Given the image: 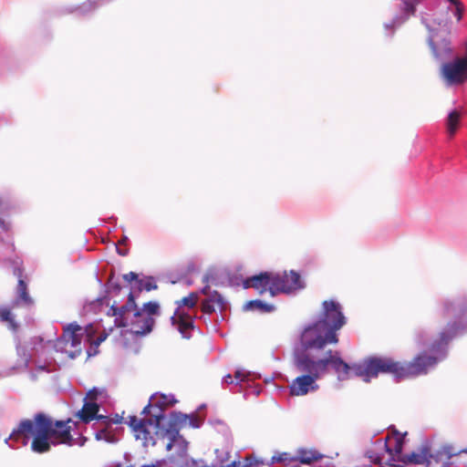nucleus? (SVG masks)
Listing matches in <instances>:
<instances>
[{"instance_id": "40", "label": "nucleus", "mask_w": 467, "mask_h": 467, "mask_svg": "<svg viewBox=\"0 0 467 467\" xmlns=\"http://www.w3.org/2000/svg\"><path fill=\"white\" fill-rule=\"evenodd\" d=\"M443 24H442V27H443V30L444 32L448 33L449 30H448V19L446 18L444 21H441Z\"/></svg>"}, {"instance_id": "38", "label": "nucleus", "mask_w": 467, "mask_h": 467, "mask_svg": "<svg viewBox=\"0 0 467 467\" xmlns=\"http://www.w3.org/2000/svg\"><path fill=\"white\" fill-rule=\"evenodd\" d=\"M161 399L163 400L161 403H160V407H162V406H167L170 404L169 401L166 400V396L165 395H162L161 396Z\"/></svg>"}, {"instance_id": "20", "label": "nucleus", "mask_w": 467, "mask_h": 467, "mask_svg": "<svg viewBox=\"0 0 467 467\" xmlns=\"http://www.w3.org/2000/svg\"><path fill=\"white\" fill-rule=\"evenodd\" d=\"M95 438L98 441H105L107 442H114V434L109 431L111 420L107 417V421L99 420L96 423Z\"/></svg>"}, {"instance_id": "24", "label": "nucleus", "mask_w": 467, "mask_h": 467, "mask_svg": "<svg viewBox=\"0 0 467 467\" xmlns=\"http://www.w3.org/2000/svg\"><path fill=\"white\" fill-rule=\"evenodd\" d=\"M0 320L8 324L9 328L16 331L17 329V324L16 323L14 317L9 307L0 308Z\"/></svg>"}, {"instance_id": "4", "label": "nucleus", "mask_w": 467, "mask_h": 467, "mask_svg": "<svg viewBox=\"0 0 467 467\" xmlns=\"http://www.w3.org/2000/svg\"><path fill=\"white\" fill-rule=\"evenodd\" d=\"M377 359H379V357L371 356L360 362L349 365L341 358L338 351L328 350L325 356L326 373L328 367H331L337 373L339 380H346L352 370L357 377L361 378L366 382H369L372 378L379 376V369L374 365H371Z\"/></svg>"}, {"instance_id": "16", "label": "nucleus", "mask_w": 467, "mask_h": 467, "mask_svg": "<svg viewBox=\"0 0 467 467\" xmlns=\"http://www.w3.org/2000/svg\"><path fill=\"white\" fill-rule=\"evenodd\" d=\"M433 455L431 451V447L426 444L420 448L419 452H411L410 454H404L400 457V461L405 464H426L430 465Z\"/></svg>"}, {"instance_id": "15", "label": "nucleus", "mask_w": 467, "mask_h": 467, "mask_svg": "<svg viewBox=\"0 0 467 467\" xmlns=\"http://www.w3.org/2000/svg\"><path fill=\"white\" fill-rule=\"evenodd\" d=\"M99 410V405L96 401L84 400L81 410L75 414V417L84 423H89L93 420L107 421V416L98 415Z\"/></svg>"}, {"instance_id": "46", "label": "nucleus", "mask_w": 467, "mask_h": 467, "mask_svg": "<svg viewBox=\"0 0 467 467\" xmlns=\"http://www.w3.org/2000/svg\"><path fill=\"white\" fill-rule=\"evenodd\" d=\"M36 339L39 340V342L42 341V338L41 337H36Z\"/></svg>"}, {"instance_id": "36", "label": "nucleus", "mask_w": 467, "mask_h": 467, "mask_svg": "<svg viewBox=\"0 0 467 467\" xmlns=\"http://www.w3.org/2000/svg\"><path fill=\"white\" fill-rule=\"evenodd\" d=\"M0 227L2 230L8 232L10 230V224L5 223L4 219L0 217Z\"/></svg>"}, {"instance_id": "1", "label": "nucleus", "mask_w": 467, "mask_h": 467, "mask_svg": "<svg viewBox=\"0 0 467 467\" xmlns=\"http://www.w3.org/2000/svg\"><path fill=\"white\" fill-rule=\"evenodd\" d=\"M72 419L65 420H54L45 413L39 412L33 420H23L15 429L9 439L26 445L29 439L33 438L31 449L36 453H45L50 451L51 445L66 444L72 446L74 438L71 434Z\"/></svg>"}, {"instance_id": "47", "label": "nucleus", "mask_w": 467, "mask_h": 467, "mask_svg": "<svg viewBox=\"0 0 467 467\" xmlns=\"http://www.w3.org/2000/svg\"><path fill=\"white\" fill-rule=\"evenodd\" d=\"M2 204H3V202H2V200L0 199V207L2 206Z\"/></svg>"}, {"instance_id": "28", "label": "nucleus", "mask_w": 467, "mask_h": 467, "mask_svg": "<svg viewBox=\"0 0 467 467\" xmlns=\"http://www.w3.org/2000/svg\"><path fill=\"white\" fill-rule=\"evenodd\" d=\"M402 448H403V438L398 437L395 439V444H394L393 448L387 447V451L390 454L400 455L401 451H402Z\"/></svg>"}, {"instance_id": "43", "label": "nucleus", "mask_w": 467, "mask_h": 467, "mask_svg": "<svg viewBox=\"0 0 467 467\" xmlns=\"http://www.w3.org/2000/svg\"><path fill=\"white\" fill-rule=\"evenodd\" d=\"M232 465H233L234 467H245V466H243V465L241 464V462H234L232 463Z\"/></svg>"}, {"instance_id": "27", "label": "nucleus", "mask_w": 467, "mask_h": 467, "mask_svg": "<svg viewBox=\"0 0 467 467\" xmlns=\"http://www.w3.org/2000/svg\"><path fill=\"white\" fill-rule=\"evenodd\" d=\"M420 3V0H404L402 9L409 16L414 15L416 11V5Z\"/></svg>"}, {"instance_id": "19", "label": "nucleus", "mask_w": 467, "mask_h": 467, "mask_svg": "<svg viewBox=\"0 0 467 467\" xmlns=\"http://www.w3.org/2000/svg\"><path fill=\"white\" fill-rule=\"evenodd\" d=\"M429 42L433 55L437 57H442L451 52L449 40L443 38L440 41L438 35L435 33L431 34Z\"/></svg>"}, {"instance_id": "12", "label": "nucleus", "mask_w": 467, "mask_h": 467, "mask_svg": "<svg viewBox=\"0 0 467 467\" xmlns=\"http://www.w3.org/2000/svg\"><path fill=\"white\" fill-rule=\"evenodd\" d=\"M171 321L183 338L189 339L192 337V333L195 328L192 315L184 310H175Z\"/></svg>"}, {"instance_id": "9", "label": "nucleus", "mask_w": 467, "mask_h": 467, "mask_svg": "<svg viewBox=\"0 0 467 467\" xmlns=\"http://www.w3.org/2000/svg\"><path fill=\"white\" fill-rule=\"evenodd\" d=\"M84 336H86L88 340L91 337L88 328L79 326L76 322L70 323L64 327L61 339L64 340L66 344H70L71 348H74V351L69 355L70 358H73L80 355V345Z\"/></svg>"}, {"instance_id": "13", "label": "nucleus", "mask_w": 467, "mask_h": 467, "mask_svg": "<svg viewBox=\"0 0 467 467\" xmlns=\"http://www.w3.org/2000/svg\"><path fill=\"white\" fill-rule=\"evenodd\" d=\"M273 283V273L263 272L259 275H253L243 281L244 288H254L259 294H264L266 291L271 293V285Z\"/></svg>"}, {"instance_id": "2", "label": "nucleus", "mask_w": 467, "mask_h": 467, "mask_svg": "<svg viewBox=\"0 0 467 467\" xmlns=\"http://www.w3.org/2000/svg\"><path fill=\"white\" fill-rule=\"evenodd\" d=\"M460 329L456 322L450 323L438 337L431 344L429 352L423 350L417 354L410 361L400 362L389 357H379L374 365L379 374H390L398 379L414 378L425 375L434 368L448 343L456 336Z\"/></svg>"}, {"instance_id": "32", "label": "nucleus", "mask_w": 467, "mask_h": 467, "mask_svg": "<svg viewBox=\"0 0 467 467\" xmlns=\"http://www.w3.org/2000/svg\"><path fill=\"white\" fill-rule=\"evenodd\" d=\"M99 395V391L97 389H92L88 391L84 400L86 401H96Z\"/></svg>"}, {"instance_id": "26", "label": "nucleus", "mask_w": 467, "mask_h": 467, "mask_svg": "<svg viewBox=\"0 0 467 467\" xmlns=\"http://www.w3.org/2000/svg\"><path fill=\"white\" fill-rule=\"evenodd\" d=\"M150 317H153L154 316L160 315V306L157 302H147L143 305L142 308H140Z\"/></svg>"}, {"instance_id": "8", "label": "nucleus", "mask_w": 467, "mask_h": 467, "mask_svg": "<svg viewBox=\"0 0 467 467\" xmlns=\"http://www.w3.org/2000/svg\"><path fill=\"white\" fill-rule=\"evenodd\" d=\"M322 306V317L317 322H325L326 327L337 334L346 323L340 305L334 300H326Z\"/></svg>"}, {"instance_id": "22", "label": "nucleus", "mask_w": 467, "mask_h": 467, "mask_svg": "<svg viewBox=\"0 0 467 467\" xmlns=\"http://www.w3.org/2000/svg\"><path fill=\"white\" fill-rule=\"evenodd\" d=\"M199 301V295L196 292L190 293L187 296L175 302L177 307L175 310H184L183 307L193 308Z\"/></svg>"}, {"instance_id": "7", "label": "nucleus", "mask_w": 467, "mask_h": 467, "mask_svg": "<svg viewBox=\"0 0 467 467\" xmlns=\"http://www.w3.org/2000/svg\"><path fill=\"white\" fill-rule=\"evenodd\" d=\"M295 366L298 371L303 373L302 375H309L314 379H318L326 374L325 357L314 359L306 353L297 354L295 358Z\"/></svg>"}, {"instance_id": "25", "label": "nucleus", "mask_w": 467, "mask_h": 467, "mask_svg": "<svg viewBox=\"0 0 467 467\" xmlns=\"http://www.w3.org/2000/svg\"><path fill=\"white\" fill-rule=\"evenodd\" d=\"M245 308L246 309L256 308V309L260 310L261 312H265V313L271 312V311H273L275 309L274 306L265 304V303H264L261 300H252V301H249L246 304Z\"/></svg>"}, {"instance_id": "14", "label": "nucleus", "mask_w": 467, "mask_h": 467, "mask_svg": "<svg viewBox=\"0 0 467 467\" xmlns=\"http://www.w3.org/2000/svg\"><path fill=\"white\" fill-rule=\"evenodd\" d=\"M309 375H301L296 378L289 386L290 394L292 396H304L310 390L315 391L318 389V385Z\"/></svg>"}, {"instance_id": "34", "label": "nucleus", "mask_w": 467, "mask_h": 467, "mask_svg": "<svg viewBox=\"0 0 467 467\" xmlns=\"http://www.w3.org/2000/svg\"><path fill=\"white\" fill-rule=\"evenodd\" d=\"M123 279L127 282H132L138 280V275L134 272H130L123 275Z\"/></svg>"}, {"instance_id": "45", "label": "nucleus", "mask_w": 467, "mask_h": 467, "mask_svg": "<svg viewBox=\"0 0 467 467\" xmlns=\"http://www.w3.org/2000/svg\"><path fill=\"white\" fill-rule=\"evenodd\" d=\"M461 452H463V453H466L467 454V448L466 449H463L461 451Z\"/></svg>"}, {"instance_id": "10", "label": "nucleus", "mask_w": 467, "mask_h": 467, "mask_svg": "<svg viewBox=\"0 0 467 467\" xmlns=\"http://www.w3.org/2000/svg\"><path fill=\"white\" fill-rule=\"evenodd\" d=\"M137 308L135 297L132 292H130L127 302L119 307L114 302L108 310L107 315L114 317V324L117 327H127L128 321L131 318V315Z\"/></svg>"}, {"instance_id": "6", "label": "nucleus", "mask_w": 467, "mask_h": 467, "mask_svg": "<svg viewBox=\"0 0 467 467\" xmlns=\"http://www.w3.org/2000/svg\"><path fill=\"white\" fill-rule=\"evenodd\" d=\"M303 287L304 284L300 275L293 270L283 274L273 273L271 296H275L278 293H290Z\"/></svg>"}, {"instance_id": "23", "label": "nucleus", "mask_w": 467, "mask_h": 467, "mask_svg": "<svg viewBox=\"0 0 467 467\" xmlns=\"http://www.w3.org/2000/svg\"><path fill=\"white\" fill-rule=\"evenodd\" d=\"M273 462H284L285 467H301L296 463V456H291L288 452H279L272 457Z\"/></svg>"}, {"instance_id": "37", "label": "nucleus", "mask_w": 467, "mask_h": 467, "mask_svg": "<svg viewBox=\"0 0 467 467\" xmlns=\"http://www.w3.org/2000/svg\"><path fill=\"white\" fill-rule=\"evenodd\" d=\"M223 381L227 384H232L233 383L232 376L230 374L224 376Z\"/></svg>"}, {"instance_id": "42", "label": "nucleus", "mask_w": 467, "mask_h": 467, "mask_svg": "<svg viewBox=\"0 0 467 467\" xmlns=\"http://www.w3.org/2000/svg\"><path fill=\"white\" fill-rule=\"evenodd\" d=\"M209 289H210L209 285H206L205 287H203V288L202 289V293L203 295H207V294H208V292H209Z\"/></svg>"}, {"instance_id": "33", "label": "nucleus", "mask_w": 467, "mask_h": 467, "mask_svg": "<svg viewBox=\"0 0 467 467\" xmlns=\"http://www.w3.org/2000/svg\"><path fill=\"white\" fill-rule=\"evenodd\" d=\"M463 7L461 3H456L454 16L457 17V20L460 21L462 17Z\"/></svg>"}, {"instance_id": "29", "label": "nucleus", "mask_w": 467, "mask_h": 467, "mask_svg": "<svg viewBox=\"0 0 467 467\" xmlns=\"http://www.w3.org/2000/svg\"><path fill=\"white\" fill-rule=\"evenodd\" d=\"M140 289H144L148 292L157 289V287H158L156 283L154 282V280L151 277L146 281L140 280Z\"/></svg>"}, {"instance_id": "31", "label": "nucleus", "mask_w": 467, "mask_h": 467, "mask_svg": "<svg viewBox=\"0 0 467 467\" xmlns=\"http://www.w3.org/2000/svg\"><path fill=\"white\" fill-rule=\"evenodd\" d=\"M202 311L204 314H212L213 312L215 311V306L213 303H211V300L204 299L202 302Z\"/></svg>"}, {"instance_id": "17", "label": "nucleus", "mask_w": 467, "mask_h": 467, "mask_svg": "<svg viewBox=\"0 0 467 467\" xmlns=\"http://www.w3.org/2000/svg\"><path fill=\"white\" fill-rule=\"evenodd\" d=\"M15 275L18 276V284L16 287L17 297L12 303V308L18 306L20 304L25 306H31L34 304V300L27 292V285L22 278V271L19 268L15 270Z\"/></svg>"}, {"instance_id": "5", "label": "nucleus", "mask_w": 467, "mask_h": 467, "mask_svg": "<svg viewBox=\"0 0 467 467\" xmlns=\"http://www.w3.org/2000/svg\"><path fill=\"white\" fill-rule=\"evenodd\" d=\"M337 334L329 330L325 322H315L304 328L300 336L303 350L323 349L327 344H337Z\"/></svg>"}, {"instance_id": "35", "label": "nucleus", "mask_w": 467, "mask_h": 467, "mask_svg": "<svg viewBox=\"0 0 467 467\" xmlns=\"http://www.w3.org/2000/svg\"><path fill=\"white\" fill-rule=\"evenodd\" d=\"M234 376H235V379H236L237 380H239V381H243V380H244V379H245V378L247 377V375H246L245 373H244V372H242V371H240V370H237V371L235 372V375H234Z\"/></svg>"}, {"instance_id": "39", "label": "nucleus", "mask_w": 467, "mask_h": 467, "mask_svg": "<svg viewBox=\"0 0 467 467\" xmlns=\"http://www.w3.org/2000/svg\"><path fill=\"white\" fill-rule=\"evenodd\" d=\"M369 458L371 459V462H374V463H377V464H379L380 463V459L379 456H369Z\"/></svg>"}, {"instance_id": "44", "label": "nucleus", "mask_w": 467, "mask_h": 467, "mask_svg": "<svg viewBox=\"0 0 467 467\" xmlns=\"http://www.w3.org/2000/svg\"><path fill=\"white\" fill-rule=\"evenodd\" d=\"M450 2H451L452 4L456 5V3H460L459 1L457 0H449Z\"/></svg>"}, {"instance_id": "3", "label": "nucleus", "mask_w": 467, "mask_h": 467, "mask_svg": "<svg viewBox=\"0 0 467 467\" xmlns=\"http://www.w3.org/2000/svg\"><path fill=\"white\" fill-rule=\"evenodd\" d=\"M165 419L163 414L156 415L150 419H139L137 416H129L125 421L131 429L136 440H140L144 446L155 444V436L166 434L170 441L166 445V450L171 451L176 437L179 435L180 426L185 422L186 416L181 413H172L169 427L161 430V421Z\"/></svg>"}, {"instance_id": "30", "label": "nucleus", "mask_w": 467, "mask_h": 467, "mask_svg": "<svg viewBox=\"0 0 467 467\" xmlns=\"http://www.w3.org/2000/svg\"><path fill=\"white\" fill-rule=\"evenodd\" d=\"M208 300H211V303H213L215 306H217L218 307H222L223 305V297L222 296L218 293V292H213L209 298H207Z\"/></svg>"}, {"instance_id": "41", "label": "nucleus", "mask_w": 467, "mask_h": 467, "mask_svg": "<svg viewBox=\"0 0 467 467\" xmlns=\"http://www.w3.org/2000/svg\"><path fill=\"white\" fill-rule=\"evenodd\" d=\"M150 404H148L146 407L143 408L142 411H141V414L142 415H147L149 412H150Z\"/></svg>"}, {"instance_id": "11", "label": "nucleus", "mask_w": 467, "mask_h": 467, "mask_svg": "<svg viewBox=\"0 0 467 467\" xmlns=\"http://www.w3.org/2000/svg\"><path fill=\"white\" fill-rule=\"evenodd\" d=\"M155 324L154 317L140 310L138 307L128 321L127 327H130V332L138 336H145L151 332Z\"/></svg>"}, {"instance_id": "18", "label": "nucleus", "mask_w": 467, "mask_h": 467, "mask_svg": "<svg viewBox=\"0 0 467 467\" xmlns=\"http://www.w3.org/2000/svg\"><path fill=\"white\" fill-rule=\"evenodd\" d=\"M324 458V454L316 449L310 448H299L296 455V463L299 466H301V464L311 465L322 461Z\"/></svg>"}, {"instance_id": "21", "label": "nucleus", "mask_w": 467, "mask_h": 467, "mask_svg": "<svg viewBox=\"0 0 467 467\" xmlns=\"http://www.w3.org/2000/svg\"><path fill=\"white\" fill-rule=\"evenodd\" d=\"M462 119V112L459 109H453L448 114L446 119V131L450 138H452L457 132Z\"/></svg>"}]
</instances>
